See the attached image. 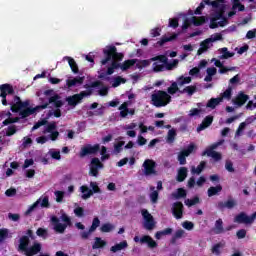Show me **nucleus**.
<instances>
[{"label":"nucleus","instance_id":"1","mask_svg":"<svg viewBox=\"0 0 256 256\" xmlns=\"http://www.w3.org/2000/svg\"><path fill=\"white\" fill-rule=\"evenodd\" d=\"M0 99L2 101V105L7 106L10 105L11 111H2L0 112V119H4L3 125H11V123H17L19 121V117L15 116V113H19L22 119L25 117H30V115H35L39 109H47L46 103L44 105L36 106L35 108L31 107V102L29 100H25L21 102V98L14 96V99H7V95L11 96L13 94V86L9 84L0 85Z\"/></svg>","mask_w":256,"mask_h":256},{"label":"nucleus","instance_id":"2","mask_svg":"<svg viewBox=\"0 0 256 256\" xmlns=\"http://www.w3.org/2000/svg\"><path fill=\"white\" fill-rule=\"evenodd\" d=\"M105 58L101 60V65L107 67V75H113L115 69H121V71H127L131 67H136V60H126L122 64H119V61L123 60V54L117 52V47L111 45L106 46L103 49Z\"/></svg>","mask_w":256,"mask_h":256},{"label":"nucleus","instance_id":"3","mask_svg":"<svg viewBox=\"0 0 256 256\" xmlns=\"http://www.w3.org/2000/svg\"><path fill=\"white\" fill-rule=\"evenodd\" d=\"M151 61L153 62L152 69L155 73L165 71V69L171 71V69H175V67H177V65L179 64V60L177 59H174L172 60V62L167 63V56L165 55L153 57L151 58Z\"/></svg>","mask_w":256,"mask_h":256},{"label":"nucleus","instance_id":"4","mask_svg":"<svg viewBox=\"0 0 256 256\" xmlns=\"http://www.w3.org/2000/svg\"><path fill=\"white\" fill-rule=\"evenodd\" d=\"M27 235L28 236L20 238L19 250L24 251L26 256H35L41 251V243L34 242V244L29 247V237L33 235V232L28 230Z\"/></svg>","mask_w":256,"mask_h":256},{"label":"nucleus","instance_id":"5","mask_svg":"<svg viewBox=\"0 0 256 256\" xmlns=\"http://www.w3.org/2000/svg\"><path fill=\"white\" fill-rule=\"evenodd\" d=\"M151 103L154 107H167L171 103V95L163 90H155L151 94Z\"/></svg>","mask_w":256,"mask_h":256},{"label":"nucleus","instance_id":"6","mask_svg":"<svg viewBox=\"0 0 256 256\" xmlns=\"http://www.w3.org/2000/svg\"><path fill=\"white\" fill-rule=\"evenodd\" d=\"M44 134L46 136H41L36 138V142L40 145H43L51 139V141H55L59 137V132L57 131V125L55 123H50L45 127Z\"/></svg>","mask_w":256,"mask_h":256},{"label":"nucleus","instance_id":"7","mask_svg":"<svg viewBox=\"0 0 256 256\" xmlns=\"http://www.w3.org/2000/svg\"><path fill=\"white\" fill-rule=\"evenodd\" d=\"M60 220L62 221V223L56 216L51 217V223L54 231H56V233L62 234L65 233V229H67V227L71 225V218L67 214L63 213L60 217Z\"/></svg>","mask_w":256,"mask_h":256},{"label":"nucleus","instance_id":"8","mask_svg":"<svg viewBox=\"0 0 256 256\" xmlns=\"http://www.w3.org/2000/svg\"><path fill=\"white\" fill-rule=\"evenodd\" d=\"M222 40H223V36L221 34L219 33L212 34L209 38L201 42L200 48L198 49V55H203L205 51L213 47V44L215 42L222 41Z\"/></svg>","mask_w":256,"mask_h":256},{"label":"nucleus","instance_id":"9","mask_svg":"<svg viewBox=\"0 0 256 256\" xmlns=\"http://www.w3.org/2000/svg\"><path fill=\"white\" fill-rule=\"evenodd\" d=\"M54 93L55 92L53 90H45L42 94L38 93L37 95L42 101L46 99L48 103H53L55 107H61L63 102L61 101L59 95H54Z\"/></svg>","mask_w":256,"mask_h":256},{"label":"nucleus","instance_id":"10","mask_svg":"<svg viewBox=\"0 0 256 256\" xmlns=\"http://www.w3.org/2000/svg\"><path fill=\"white\" fill-rule=\"evenodd\" d=\"M141 215L143 217L144 229L147 231H153V229H155V219L153 218V215H151L147 209H142Z\"/></svg>","mask_w":256,"mask_h":256},{"label":"nucleus","instance_id":"11","mask_svg":"<svg viewBox=\"0 0 256 256\" xmlns=\"http://www.w3.org/2000/svg\"><path fill=\"white\" fill-rule=\"evenodd\" d=\"M49 206V196H41L36 202L28 207L26 215H30V213H33L38 207L49 209Z\"/></svg>","mask_w":256,"mask_h":256},{"label":"nucleus","instance_id":"12","mask_svg":"<svg viewBox=\"0 0 256 256\" xmlns=\"http://www.w3.org/2000/svg\"><path fill=\"white\" fill-rule=\"evenodd\" d=\"M91 93H92L91 89L82 91L79 94L69 96L68 98H66V101H67L68 105H70V107H76L78 103H81V101L84 97H89V95H91Z\"/></svg>","mask_w":256,"mask_h":256},{"label":"nucleus","instance_id":"13","mask_svg":"<svg viewBox=\"0 0 256 256\" xmlns=\"http://www.w3.org/2000/svg\"><path fill=\"white\" fill-rule=\"evenodd\" d=\"M83 81H85V77L77 76H68L66 79V84L64 85V91H71L73 87H77L79 85H83Z\"/></svg>","mask_w":256,"mask_h":256},{"label":"nucleus","instance_id":"14","mask_svg":"<svg viewBox=\"0 0 256 256\" xmlns=\"http://www.w3.org/2000/svg\"><path fill=\"white\" fill-rule=\"evenodd\" d=\"M225 140H220L219 142L213 144L210 148L206 149L202 155H207L208 157H212L214 161H221V153L215 152V149L219 147V145H223Z\"/></svg>","mask_w":256,"mask_h":256},{"label":"nucleus","instance_id":"15","mask_svg":"<svg viewBox=\"0 0 256 256\" xmlns=\"http://www.w3.org/2000/svg\"><path fill=\"white\" fill-rule=\"evenodd\" d=\"M256 219V212H254L251 216L247 215L245 212L238 214L234 218L235 223H243L244 225H252Z\"/></svg>","mask_w":256,"mask_h":256},{"label":"nucleus","instance_id":"16","mask_svg":"<svg viewBox=\"0 0 256 256\" xmlns=\"http://www.w3.org/2000/svg\"><path fill=\"white\" fill-rule=\"evenodd\" d=\"M205 21H207V18L204 16L201 17H191L189 19H186L182 25V29H189L190 25H195V27H199V25H203V23H205Z\"/></svg>","mask_w":256,"mask_h":256},{"label":"nucleus","instance_id":"17","mask_svg":"<svg viewBox=\"0 0 256 256\" xmlns=\"http://www.w3.org/2000/svg\"><path fill=\"white\" fill-rule=\"evenodd\" d=\"M143 173L146 175V177H149L151 175H157V170H155L156 163L155 161L151 159H147L143 163Z\"/></svg>","mask_w":256,"mask_h":256},{"label":"nucleus","instance_id":"18","mask_svg":"<svg viewBox=\"0 0 256 256\" xmlns=\"http://www.w3.org/2000/svg\"><path fill=\"white\" fill-rule=\"evenodd\" d=\"M195 149H197V146H195L193 143H191L187 147V149L182 150L178 154V161H179L180 165H185V163H187V157H189L190 154L193 153V151H195Z\"/></svg>","mask_w":256,"mask_h":256},{"label":"nucleus","instance_id":"19","mask_svg":"<svg viewBox=\"0 0 256 256\" xmlns=\"http://www.w3.org/2000/svg\"><path fill=\"white\" fill-rule=\"evenodd\" d=\"M99 169H103V164L99 158H93L90 164V175L97 177L99 175Z\"/></svg>","mask_w":256,"mask_h":256},{"label":"nucleus","instance_id":"20","mask_svg":"<svg viewBox=\"0 0 256 256\" xmlns=\"http://www.w3.org/2000/svg\"><path fill=\"white\" fill-rule=\"evenodd\" d=\"M129 105H131V101L124 102L119 107L120 117L123 119H125L127 115H135V109H129Z\"/></svg>","mask_w":256,"mask_h":256},{"label":"nucleus","instance_id":"21","mask_svg":"<svg viewBox=\"0 0 256 256\" xmlns=\"http://www.w3.org/2000/svg\"><path fill=\"white\" fill-rule=\"evenodd\" d=\"M137 127H138L137 123L131 122L129 124L124 125L122 129L126 131L127 137H131L132 139H135V137H137Z\"/></svg>","mask_w":256,"mask_h":256},{"label":"nucleus","instance_id":"22","mask_svg":"<svg viewBox=\"0 0 256 256\" xmlns=\"http://www.w3.org/2000/svg\"><path fill=\"white\" fill-rule=\"evenodd\" d=\"M99 151V144L86 145L81 148L80 157H87V155H93Z\"/></svg>","mask_w":256,"mask_h":256},{"label":"nucleus","instance_id":"23","mask_svg":"<svg viewBox=\"0 0 256 256\" xmlns=\"http://www.w3.org/2000/svg\"><path fill=\"white\" fill-rule=\"evenodd\" d=\"M135 243H146L150 249H155L157 247V242L151 238V236L145 235L142 238H139V236L134 237Z\"/></svg>","mask_w":256,"mask_h":256},{"label":"nucleus","instance_id":"24","mask_svg":"<svg viewBox=\"0 0 256 256\" xmlns=\"http://www.w3.org/2000/svg\"><path fill=\"white\" fill-rule=\"evenodd\" d=\"M247 101H249V96L243 92H239L238 95L232 100V103L233 105H236V107H243Z\"/></svg>","mask_w":256,"mask_h":256},{"label":"nucleus","instance_id":"25","mask_svg":"<svg viewBox=\"0 0 256 256\" xmlns=\"http://www.w3.org/2000/svg\"><path fill=\"white\" fill-rule=\"evenodd\" d=\"M172 213L176 219L183 218V203L175 202L172 206Z\"/></svg>","mask_w":256,"mask_h":256},{"label":"nucleus","instance_id":"26","mask_svg":"<svg viewBox=\"0 0 256 256\" xmlns=\"http://www.w3.org/2000/svg\"><path fill=\"white\" fill-rule=\"evenodd\" d=\"M237 11H245V6L241 4V0H233L232 11L228 13V17H233Z\"/></svg>","mask_w":256,"mask_h":256},{"label":"nucleus","instance_id":"27","mask_svg":"<svg viewBox=\"0 0 256 256\" xmlns=\"http://www.w3.org/2000/svg\"><path fill=\"white\" fill-rule=\"evenodd\" d=\"M175 83L180 89H183L185 85H189L191 83V77L189 76H180L176 79Z\"/></svg>","mask_w":256,"mask_h":256},{"label":"nucleus","instance_id":"28","mask_svg":"<svg viewBox=\"0 0 256 256\" xmlns=\"http://www.w3.org/2000/svg\"><path fill=\"white\" fill-rule=\"evenodd\" d=\"M198 108H192L189 112H188V117H199V115H201V113H203V104L199 103L197 104Z\"/></svg>","mask_w":256,"mask_h":256},{"label":"nucleus","instance_id":"29","mask_svg":"<svg viewBox=\"0 0 256 256\" xmlns=\"http://www.w3.org/2000/svg\"><path fill=\"white\" fill-rule=\"evenodd\" d=\"M212 63H214V65L219 69V73L223 74V73H227V71H233V68H227L223 66V62H221V60H217V59H212Z\"/></svg>","mask_w":256,"mask_h":256},{"label":"nucleus","instance_id":"30","mask_svg":"<svg viewBox=\"0 0 256 256\" xmlns=\"http://www.w3.org/2000/svg\"><path fill=\"white\" fill-rule=\"evenodd\" d=\"M213 123V117L208 116L204 119V121L198 126L197 131L198 133L207 129V127H209V125H211Z\"/></svg>","mask_w":256,"mask_h":256},{"label":"nucleus","instance_id":"31","mask_svg":"<svg viewBox=\"0 0 256 256\" xmlns=\"http://www.w3.org/2000/svg\"><path fill=\"white\" fill-rule=\"evenodd\" d=\"M63 61H68L70 69H72L73 73H79V68L77 67V62H75V59H73L69 56H65L63 58Z\"/></svg>","mask_w":256,"mask_h":256},{"label":"nucleus","instance_id":"32","mask_svg":"<svg viewBox=\"0 0 256 256\" xmlns=\"http://www.w3.org/2000/svg\"><path fill=\"white\" fill-rule=\"evenodd\" d=\"M206 73H207V75L204 78V81L209 83V82L213 81L214 75H217V68H215V67L207 68Z\"/></svg>","mask_w":256,"mask_h":256},{"label":"nucleus","instance_id":"33","mask_svg":"<svg viewBox=\"0 0 256 256\" xmlns=\"http://www.w3.org/2000/svg\"><path fill=\"white\" fill-rule=\"evenodd\" d=\"M187 173H188V170H187V168H185V167H181L179 170H178V174H177V181L179 182V183H183V181L185 180V179H187Z\"/></svg>","mask_w":256,"mask_h":256},{"label":"nucleus","instance_id":"34","mask_svg":"<svg viewBox=\"0 0 256 256\" xmlns=\"http://www.w3.org/2000/svg\"><path fill=\"white\" fill-rule=\"evenodd\" d=\"M80 193L82 194L81 197L83 199H89L93 195V191L87 186H81Z\"/></svg>","mask_w":256,"mask_h":256},{"label":"nucleus","instance_id":"35","mask_svg":"<svg viewBox=\"0 0 256 256\" xmlns=\"http://www.w3.org/2000/svg\"><path fill=\"white\" fill-rule=\"evenodd\" d=\"M136 60V69H145L146 67H149L151 63H153V60L148 59V60Z\"/></svg>","mask_w":256,"mask_h":256},{"label":"nucleus","instance_id":"36","mask_svg":"<svg viewBox=\"0 0 256 256\" xmlns=\"http://www.w3.org/2000/svg\"><path fill=\"white\" fill-rule=\"evenodd\" d=\"M127 246V241H122L119 244L112 246L110 251H112V253H117V251H123V249H127Z\"/></svg>","mask_w":256,"mask_h":256},{"label":"nucleus","instance_id":"37","mask_svg":"<svg viewBox=\"0 0 256 256\" xmlns=\"http://www.w3.org/2000/svg\"><path fill=\"white\" fill-rule=\"evenodd\" d=\"M233 89L231 87L227 88L220 96L218 99H221V103H223V100L226 99V101H229L231 99Z\"/></svg>","mask_w":256,"mask_h":256},{"label":"nucleus","instance_id":"38","mask_svg":"<svg viewBox=\"0 0 256 256\" xmlns=\"http://www.w3.org/2000/svg\"><path fill=\"white\" fill-rule=\"evenodd\" d=\"M203 169H205V162H201L197 167L192 166L191 173L192 175H201Z\"/></svg>","mask_w":256,"mask_h":256},{"label":"nucleus","instance_id":"39","mask_svg":"<svg viewBox=\"0 0 256 256\" xmlns=\"http://www.w3.org/2000/svg\"><path fill=\"white\" fill-rule=\"evenodd\" d=\"M150 201L151 203H157L158 199H159V191L155 190V187L151 186L150 187Z\"/></svg>","mask_w":256,"mask_h":256},{"label":"nucleus","instance_id":"40","mask_svg":"<svg viewBox=\"0 0 256 256\" xmlns=\"http://www.w3.org/2000/svg\"><path fill=\"white\" fill-rule=\"evenodd\" d=\"M220 53L219 59H231L235 55V53L229 52L227 48L220 49Z\"/></svg>","mask_w":256,"mask_h":256},{"label":"nucleus","instance_id":"41","mask_svg":"<svg viewBox=\"0 0 256 256\" xmlns=\"http://www.w3.org/2000/svg\"><path fill=\"white\" fill-rule=\"evenodd\" d=\"M225 247V242H219L212 247V253L214 255H221V250Z\"/></svg>","mask_w":256,"mask_h":256},{"label":"nucleus","instance_id":"42","mask_svg":"<svg viewBox=\"0 0 256 256\" xmlns=\"http://www.w3.org/2000/svg\"><path fill=\"white\" fill-rule=\"evenodd\" d=\"M123 83H125V79L121 76H117L110 79V85H112V87H119V85Z\"/></svg>","mask_w":256,"mask_h":256},{"label":"nucleus","instance_id":"43","mask_svg":"<svg viewBox=\"0 0 256 256\" xmlns=\"http://www.w3.org/2000/svg\"><path fill=\"white\" fill-rule=\"evenodd\" d=\"M179 34H172L170 36H163L161 40L158 42L160 45H165V43L169 41H174V39H177Z\"/></svg>","mask_w":256,"mask_h":256},{"label":"nucleus","instance_id":"44","mask_svg":"<svg viewBox=\"0 0 256 256\" xmlns=\"http://www.w3.org/2000/svg\"><path fill=\"white\" fill-rule=\"evenodd\" d=\"M219 103H221V98H211L208 101L206 107H208L209 109H215V107L219 105Z\"/></svg>","mask_w":256,"mask_h":256},{"label":"nucleus","instance_id":"45","mask_svg":"<svg viewBox=\"0 0 256 256\" xmlns=\"http://www.w3.org/2000/svg\"><path fill=\"white\" fill-rule=\"evenodd\" d=\"M223 187L221 185L210 187L208 189V197H213V195H217V193H221Z\"/></svg>","mask_w":256,"mask_h":256},{"label":"nucleus","instance_id":"46","mask_svg":"<svg viewBox=\"0 0 256 256\" xmlns=\"http://www.w3.org/2000/svg\"><path fill=\"white\" fill-rule=\"evenodd\" d=\"M107 245V242H105L103 239L96 237L95 242L92 246L93 249H101V247H105Z\"/></svg>","mask_w":256,"mask_h":256},{"label":"nucleus","instance_id":"47","mask_svg":"<svg viewBox=\"0 0 256 256\" xmlns=\"http://www.w3.org/2000/svg\"><path fill=\"white\" fill-rule=\"evenodd\" d=\"M48 155L49 157H51L52 159H56V161L61 160V152L59 150L56 149H50L48 151Z\"/></svg>","mask_w":256,"mask_h":256},{"label":"nucleus","instance_id":"48","mask_svg":"<svg viewBox=\"0 0 256 256\" xmlns=\"http://www.w3.org/2000/svg\"><path fill=\"white\" fill-rule=\"evenodd\" d=\"M177 91L181 92V88L177 85V82H173L170 87H168V95H175Z\"/></svg>","mask_w":256,"mask_h":256},{"label":"nucleus","instance_id":"49","mask_svg":"<svg viewBox=\"0 0 256 256\" xmlns=\"http://www.w3.org/2000/svg\"><path fill=\"white\" fill-rule=\"evenodd\" d=\"M113 229H115V226L113 224L106 223L101 226L100 231H102V233H111Z\"/></svg>","mask_w":256,"mask_h":256},{"label":"nucleus","instance_id":"50","mask_svg":"<svg viewBox=\"0 0 256 256\" xmlns=\"http://www.w3.org/2000/svg\"><path fill=\"white\" fill-rule=\"evenodd\" d=\"M172 196L174 197V199H180V197H186L187 192L185 191V189L180 188L176 192H174Z\"/></svg>","mask_w":256,"mask_h":256},{"label":"nucleus","instance_id":"51","mask_svg":"<svg viewBox=\"0 0 256 256\" xmlns=\"http://www.w3.org/2000/svg\"><path fill=\"white\" fill-rule=\"evenodd\" d=\"M215 233H223V220L218 219L215 223V228H214Z\"/></svg>","mask_w":256,"mask_h":256},{"label":"nucleus","instance_id":"52","mask_svg":"<svg viewBox=\"0 0 256 256\" xmlns=\"http://www.w3.org/2000/svg\"><path fill=\"white\" fill-rule=\"evenodd\" d=\"M235 205H237L235 200H228L225 204L219 203L220 208L226 207L227 209H233Z\"/></svg>","mask_w":256,"mask_h":256},{"label":"nucleus","instance_id":"53","mask_svg":"<svg viewBox=\"0 0 256 256\" xmlns=\"http://www.w3.org/2000/svg\"><path fill=\"white\" fill-rule=\"evenodd\" d=\"M195 91H197V87L187 86L182 91H180V93H187V95H193V93H195Z\"/></svg>","mask_w":256,"mask_h":256},{"label":"nucleus","instance_id":"54","mask_svg":"<svg viewBox=\"0 0 256 256\" xmlns=\"http://www.w3.org/2000/svg\"><path fill=\"white\" fill-rule=\"evenodd\" d=\"M182 237H185V230L179 229L174 233L173 241H177V239H182Z\"/></svg>","mask_w":256,"mask_h":256},{"label":"nucleus","instance_id":"55","mask_svg":"<svg viewBox=\"0 0 256 256\" xmlns=\"http://www.w3.org/2000/svg\"><path fill=\"white\" fill-rule=\"evenodd\" d=\"M197 203H199V197L185 200V205H187V207H193V205H197Z\"/></svg>","mask_w":256,"mask_h":256},{"label":"nucleus","instance_id":"56","mask_svg":"<svg viewBox=\"0 0 256 256\" xmlns=\"http://www.w3.org/2000/svg\"><path fill=\"white\" fill-rule=\"evenodd\" d=\"M90 188V190L92 191V195L93 193H101V188H99V184H97V182H91Z\"/></svg>","mask_w":256,"mask_h":256},{"label":"nucleus","instance_id":"57","mask_svg":"<svg viewBox=\"0 0 256 256\" xmlns=\"http://www.w3.org/2000/svg\"><path fill=\"white\" fill-rule=\"evenodd\" d=\"M125 145L124 141H119L114 145V153H121L123 146Z\"/></svg>","mask_w":256,"mask_h":256},{"label":"nucleus","instance_id":"58","mask_svg":"<svg viewBox=\"0 0 256 256\" xmlns=\"http://www.w3.org/2000/svg\"><path fill=\"white\" fill-rule=\"evenodd\" d=\"M9 237V230L7 229H0V243L5 241Z\"/></svg>","mask_w":256,"mask_h":256},{"label":"nucleus","instance_id":"59","mask_svg":"<svg viewBox=\"0 0 256 256\" xmlns=\"http://www.w3.org/2000/svg\"><path fill=\"white\" fill-rule=\"evenodd\" d=\"M99 225H101V221H99V218H94L92 225L90 227V232H93L97 229V227H99Z\"/></svg>","mask_w":256,"mask_h":256},{"label":"nucleus","instance_id":"60","mask_svg":"<svg viewBox=\"0 0 256 256\" xmlns=\"http://www.w3.org/2000/svg\"><path fill=\"white\" fill-rule=\"evenodd\" d=\"M182 227L187 231H193L195 225L193 224V222L185 221L182 223Z\"/></svg>","mask_w":256,"mask_h":256},{"label":"nucleus","instance_id":"61","mask_svg":"<svg viewBox=\"0 0 256 256\" xmlns=\"http://www.w3.org/2000/svg\"><path fill=\"white\" fill-rule=\"evenodd\" d=\"M245 127H247L245 122L240 123L237 131H236V136L240 137V135H243V131H245Z\"/></svg>","mask_w":256,"mask_h":256},{"label":"nucleus","instance_id":"62","mask_svg":"<svg viewBox=\"0 0 256 256\" xmlns=\"http://www.w3.org/2000/svg\"><path fill=\"white\" fill-rule=\"evenodd\" d=\"M175 135H177V132H175V130H169L168 131V143H173V141H175Z\"/></svg>","mask_w":256,"mask_h":256},{"label":"nucleus","instance_id":"63","mask_svg":"<svg viewBox=\"0 0 256 256\" xmlns=\"http://www.w3.org/2000/svg\"><path fill=\"white\" fill-rule=\"evenodd\" d=\"M36 235H38V237H43V239H47V229L39 228L36 231Z\"/></svg>","mask_w":256,"mask_h":256},{"label":"nucleus","instance_id":"64","mask_svg":"<svg viewBox=\"0 0 256 256\" xmlns=\"http://www.w3.org/2000/svg\"><path fill=\"white\" fill-rule=\"evenodd\" d=\"M150 35H151V37H159V35H161V28H159V27L153 28L150 31Z\"/></svg>","mask_w":256,"mask_h":256}]
</instances>
